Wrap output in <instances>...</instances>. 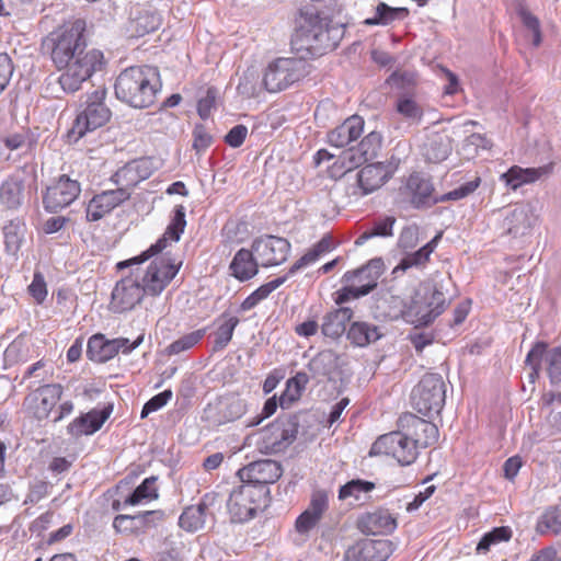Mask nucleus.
Listing matches in <instances>:
<instances>
[{
  "mask_svg": "<svg viewBox=\"0 0 561 561\" xmlns=\"http://www.w3.org/2000/svg\"><path fill=\"white\" fill-rule=\"evenodd\" d=\"M160 72L157 67L131 66L117 76L114 84L115 96L134 108H147L154 104L161 90Z\"/></svg>",
  "mask_w": 561,
  "mask_h": 561,
  "instance_id": "1",
  "label": "nucleus"
},
{
  "mask_svg": "<svg viewBox=\"0 0 561 561\" xmlns=\"http://www.w3.org/2000/svg\"><path fill=\"white\" fill-rule=\"evenodd\" d=\"M87 45V23L82 19L62 24L42 43L43 49L50 54L51 61L58 69L85 57Z\"/></svg>",
  "mask_w": 561,
  "mask_h": 561,
  "instance_id": "2",
  "label": "nucleus"
},
{
  "mask_svg": "<svg viewBox=\"0 0 561 561\" xmlns=\"http://www.w3.org/2000/svg\"><path fill=\"white\" fill-rule=\"evenodd\" d=\"M62 394L64 388L61 385L46 383L30 392L24 398L23 405L35 420L57 423L73 411L71 401L58 404Z\"/></svg>",
  "mask_w": 561,
  "mask_h": 561,
  "instance_id": "3",
  "label": "nucleus"
},
{
  "mask_svg": "<svg viewBox=\"0 0 561 561\" xmlns=\"http://www.w3.org/2000/svg\"><path fill=\"white\" fill-rule=\"evenodd\" d=\"M107 91L99 87L87 94L85 101L80 105V111L67 134L69 141L77 142L88 133L104 126L111 118L112 112L105 104Z\"/></svg>",
  "mask_w": 561,
  "mask_h": 561,
  "instance_id": "4",
  "label": "nucleus"
},
{
  "mask_svg": "<svg viewBox=\"0 0 561 561\" xmlns=\"http://www.w3.org/2000/svg\"><path fill=\"white\" fill-rule=\"evenodd\" d=\"M383 268V261L380 257H375L357 270L347 271L342 280L348 285L335 293V304L341 306L351 299H358L368 295L377 287Z\"/></svg>",
  "mask_w": 561,
  "mask_h": 561,
  "instance_id": "5",
  "label": "nucleus"
},
{
  "mask_svg": "<svg viewBox=\"0 0 561 561\" xmlns=\"http://www.w3.org/2000/svg\"><path fill=\"white\" fill-rule=\"evenodd\" d=\"M343 35V25L333 24L327 18H320L319 15H311L306 24L301 26V41L305 47L317 55L335 49Z\"/></svg>",
  "mask_w": 561,
  "mask_h": 561,
  "instance_id": "6",
  "label": "nucleus"
},
{
  "mask_svg": "<svg viewBox=\"0 0 561 561\" xmlns=\"http://www.w3.org/2000/svg\"><path fill=\"white\" fill-rule=\"evenodd\" d=\"M309 65L302 58L279 57L268 64L264 71L263 84L271 93L280 92L305 78Z\"/></svg>",
  "mask_w": 561,
  "mask_h": 561,
  "instance_id": "7",
  "label": "nucleus"
},
{
  "mask_svg": "<svg viewBox=\"0 0 561 561\" xmlns=\"http://www.w3.org/2000/svg\"><path fill=\"white\" fill-rule=\"evenodd\" d=\"M445 295L435 287L417 290L411 304L402 311L403 319L415 327L428 325L445 308Z\"/></svg>",
  "mask_w": 561,
  "mask_h": 561,
  "instance_id": "8",
  "label": "nucleus"
},
{
  "mask_svg": "<svg viewBox=\"0 0 561 561\" xmlns=\"http://www.w3.org/2000/svg\"><path fill=\"white\" fill-rule=\"evenodd\" d=\"M268 489L242 482L234 488L228 500V511L234 522L243 523L254 517L255 513L266 506Z\"/></svg>",
  "mask_w": 561,
  "mask_h": 561,
  "instance_id": "9",
  "label": "nucleus"
},
{
  "mask_svg": "<svg viewBox=\"0 0 561 561\" xmlns=\"http://www.w3.org/2000/svg\"><path fill=\"white\" fill-rule=\"evenodd\" d=\"M446 399V385L438 374H425L412 389L411 403L423 415L439 413Z\"/></svg>",
  "mask_w": 561,
  "mask_h": 561,
  "instance_id": "10",
  "label": "nucleus"
},
{
  "mask_svg": "<svg viewBox=\"0 0 561 561\" xmlns=\"http://www.w3.org/2000/svg\"><path fill=\"white\" fill-rule=\"evenodd\" d=\"M105 65L104 55L101 50L92 48L87 51L85 57L65 65V71L59 76L58 82L66 93L79 91L82 84L88 81L94 72L101 71Z\"/></svg>",
  "mask_w": 561,
  "mask_h": 561,
  "instance_id": "11",
  "label": "nucleus"
},
{
  "mask_svg": "<svg viewBox=\"0 0 561 561\" xmlns=\"http://www.w3.org/2000/svg\"><path fill=\"white\" fill-rule=\"evenodd\" d=\"M369 455L389 457L401 466H409L416 460L419 451L402 428H399L379 436L371 445Z\"/></svg>",
  "mask_w": 561,
  "mask_h": 561,
  "instance_id": "12",
  "label": "nucleus"
},
{
  "mask_svg": "<svg viewBox=\"0 0 561 561\" xmlns=\"http://www.w3.org/2000/svg\"><path fill=\"white\" fill-rule=\"evenodd\" d=\"M186 227L185 219V207L183 205H176L173 210V216L164 231V233L151 244L140 255L134 256L129 260L117 263V268L122 270L131 265H139L153 255L162 252L171 242H179L182 233Z\"/></svg>",
  "mask_w": 561,
  "mask_h": 561,
  "instance_id": "13",
  "label": "nucleus"
},
{
  "mask_svg": "<svg viewBox=\"0 0 561 561\" xmlns=\"http://www.w3.org/2000/svg\"><path fill=\"white\" fill-rule=\"evenodd\" d=\"M400 149L401 145L399 144L394 148L398 154L392 153L386 161L366 164L359 170L357 173V182L362 195H368L375 192L392 178L402 162V158L399 154L404 153V150L401 151Z\"/></svg>",
  "mask_w": 561,
  "mask_h": 561,
  "instance_id": "14",
  "label": "nucleus"
},
{
  "mask_svg": "<svg viewBox=\"0 0 561 561\" xmlns=\"http://www.w3.org/2000/svg\"><path fill=\"white\" fill-rule=\"evenodd\" d=\"M181 265L182 262L175 263L165 256L153 260L139 277L144 291L153 297L159 296L176 276Z\"/></svg>",
  "mask_w": 561,
  "mask_h": 561,
  "instance_id": "15",
  "label": "nucleus"
},
{
  "mask_svg": "<svg viewBox=\"0 0 561 561\" xmlns=\"http://www.w3.org/2000/svg\"><path fill=\"white\" fill-rule=\"evenodd\" d=\"M398 428L414 444L415 449L427 448L437 443L439 432L437 426L413 413H403L398 420Z\"/></svg>",
  "mask_w": 561,
  "mask_h": 561,
  "instance_id": "16",
  "label": "nucleus"
},
{
  "mask_svg": "<svg viewBox=\"0 0 561 561\" xmlns=\"http://www.w3.org/2000/svg\"><path fill=\"white\" fill-rule=\"evenodd\" d=\"M81 193V185L77 180L62 174L56 182L46 188L43 196L44 208L49 213L58 210L72 204Z\"/></svg>",
  "mask_w": 561,
  "mask_h": 561,
  "instance_id": "17",
  "label": "nucleus"
},
{
  "mask_svg": "<svg viewBox=\"0 0 561 561\" xmlns=\"http://www.w3.org/2000/svg\"><path fill=\"white\" fill-rule=\"evenodd\" d=\"M163 517L162 511H145L134 515L119 514L113 519V529L125 537H139L157 526Z\"/></svg>",
  "mask_w": 561,
  "mask_h": 561,
  "instance_id": "18",
  "label": "nucleus"
},
{
  "mask_svg": "<svg viewBox=\"0 0 561 561\" xmlns=\"http://www.w3.org/2000/svg\"><path fill=\"white\" fill-rule=\"evenodd\" d=\"M252 250L263 266H274L287 260L290 243L282 237L264 236L253 241Z\"/></svg>",
  "mask_w": 561,
  "mask_h": 561,
  "instance_id": "19",
  "label": "nucleus"
},
{
  "mask_svg": "<svg viewBox=\"0 0 561 561\" xmlns=\"http://www.w3.org/2000/svg\"><path fill=\"white\" fill-rule=\"evenodd\" d=\"M394 546L388 539H362L344 553V561H386L393 552Z\"/></svg>",
  "mask_w": 561,
  "mask_h": 561,
  "instance_id": "20",
  "label": "nucleus"
},
{
  "mask_svg": "<svg viewBox=\"0 0 561 561\" xmlns=\"http://www.w3.org/2000/svg\"><path fill=\"white\" fill-rule=\"evenodd\" d=\"M145 294L139 276L129 275L115 285L112 291L111 309L118 313L129 311L140 304Z\"/></svg>",
  "mask_w": 561,
  "mask_h": 561,
  "instance_id": "21",
  "label": "nucleus"
},
{
  "mask_svg": "<svg viewBox=\"0 0 561 561\" xmlns=\"http://www.w3.org/2000/svg\"><path fill=\"white\" fill-rule=\"evenodd\" d=\"M401 191L410 198V203L415 208H427L437 204L434 202L438 196L434 194V185L431 179L422 172L411 173Z\"/></svg>",
  "mask_w": 561,
  "mask_h": 561,
  "instance_id": "22",
  "label": "nucleus"
},
{
  "mask_svg": "<svg viewBox=\"0 0 561 561\" xmlns=\"http://www.w3.org/2000/svg\"><path fill=\"white\" fill-rule=\"evenodd\" d=\"M283 474L282 466L272 459L259 460L249 463L238 471L241 482L253 485H264L275 483Z\"/></svg>",
  "mask_w": 561,
  "mask_h": 561,
  "instance_id": "23",
  "label": "nucleus"
},
{
  "mask_svg": "<svg viewBox=\"0 0 561 561\" xmlns=\"http://www.w3.org/2000/svg\"><path fill=\"white\" fill-rule=\"evenodd\" d=\"M398 527V518L386 507L366 512L357 519V528L366 535H390Z\"/></svg>",
  "mask_w": 561,
  "mask_h": 561,
  "instance_id": "24",
  "label": "nucleus"
},
{
  "mask_svg": "<svg viewBox=\"0 0 561 561\" xmlns=\"http://www.w3.org/2000/svg\"><path fill=\"white\" fill-rule=\"evenodd\" d=\"M381 139L379 133L371 131L364 137L356 148L351 147L343 151L340 157L343 167L350 171L375 158L381 146Z\"/></svg>",
  "mask_w": 561,
  "mask_h": 561,
  "instance_id": "25",
  "label": "nucleus"
},
{
  "mask_svg": "<svg viewBox=\"0 0 561 561\" xmlns=\"http://www.w3.org/2000/svg\"><path fill=\"white\" fill-rule=\"evenodd\" d=\"M130 198V192L124 190H106L96 194L87 206V219L98 221L115 207Z\"/></svg>",
  "mask_w": 561,
  "mask_h": 561,
  "instance_id": "26",
  "label": "nucleus"
},
{
  "mask_svg": "<svg viewBox=\"0 0 561 561\" xmlns=\"http://www.w3.org/2000/svg\"><path fill=\"white\" fill-rule=\"evenodd\" d=\"M329 507V496L323 490L314 491L308 507L297 517L295 527L299 534H306L322 519Z\"/></svg>",
  "mask_w": 561,
  "mask_h": 561,
  "instance_id": "27",
  "label": "nucleus"
},
{
  "mask_svg": "<svg viewBox=\"0 0 561 561\" xmlns=\"http://www.w3.org/2000/svg\"><path fill=\"white\" fill-rule=\"evenodd\" d=\"M217 500V493L208 492L202 496L201 501L196 505H191L184 508L179 518L180 527L190 533L202 529L205 525L209 507L214 506Z\"/></svg>",
  "mask_w": 561,
  "mask_h": 561,
  "instance_id": "28",
  "label": "nucleus"
},
{
  "mask_svg": "<svg viewBox=\"0 0 561 561\" xmlns=\"http://www.w3.org/2000/svg\"><path fill=\"white\" fill-rule=\"evenodd\" d=\"M111 413L112 407H106L102 410H91L72 420L67 426V432L75 437L91 435L102 427Z\"/></svg>",
  "mask_w": 561,
  "mask_h": 561,
  "instance_id": "29",
  "label": "nucleus"
},
{
  "mask_svg": "<svg viewBox=\"0 0 561 561\" xmlns=\"http://www.w3.org/2000/svg\"><path fill=\"white\" fill-rule=\"evenodd\" d=\"M364 130V119L353 115L328 134V142L336 148L350 146Z\"/></svg>",
  "mask_w": 561,
  "mask_h": 561,
  "instance_id": "30",
  "label": "nucleus"
},
{
  "mask_svg": "<svg viewBox=\"0 0 561 561\" xmlns=\"http://www.w3.org/2000/svg\"><path fill=\"white\" fill-rule=\"evenodd\" d=\"M24 198L25 183L20 174H11L0 184V204L5 209H19Z\"/></svg>",
  "mask_w": 561,
  "mask_h": 561,
  "instance_id": "31",
  "label": "nucleus"
},
{
  "mask_svg": "<svg viewBox=\"0 0 561 561\" xmlns=\"http://www.w3.org/2000/svg\"><path fill=\"white\" fill-rule=\"evenodd\" d=\"M551 167L540 168H522L519 165L511 167L505 173L501 175V180L505 182L506 186L516 191L525 184H530L539 180L541 176L550 173Z\"/></svg>",
  "mask_w": 561,
  "mask_h": 561,
  "instance_id": "32",
  "label": "nucleus"
},
{
  "mask_svg": "<svg viewBox=\"0 0 561 561\" xmlns=\"http://www.w3.org/2000/svg\"><path fill=\"white\" fill-rule=\"evenodd\" d=\"M373 14L363 21L366 26H389L396 21L404 20L409 10L403 7H390L383 1H377L371 9Z\"/></svg>",
  "mask_w": 561,
  "mask_h": 561,
  "instance_id": "33",
  "label": "nucleus"
},
{
  "mask_svg": "<svg viewBox=\"0 0 561 561\" xmlns=\"http://www.w3.org/2000/svg\"><path fill=\"white\" fill-rule=\"evenodd\" d=\"M145 335L139 334L133 341L127 337L108 340L102 333H96L88 340L87 351H134L144 341Z\"/></svg>",
  "mask_w": 561,
  "mask_h": 561,
  "instance_id": "34",
  "label": "nucleus"
},
{
  "mask_svg": "<svg viewBox=\"0 0 561 561\" xmlns=\"http://www.w3.org/2000/svg\"><path fill=\"white\" fill-rule=\"evenodd\" d=\"M453 150L451 138L443 133H434L423 145V156L428 162L439 163L448 158Z\"/></svg>",
  "mask_w": 561,
  "mask_h": 561,
  "instance_id": "35",
  "label": "nucleus"
},
{
  "mask_svg": "<svg viewBox=\"0 0 561 561\" xmlns=\"http://www.w3.org/2000/svg\"><path fill=\"white\" fill-rule=\"evenodd\" d=\"M141 165L142 163L140 161H133L118 169L111 176V182L117 186L116 190H124L131 193V190L140 181L147 179L149 174L141 171Z\"/></svg>",
  "mask_w": 561,
  "mask_h": 561,
  "instance_id": "36",
  "label": "nucleus"
},
{
  "mask_svg": "<svg viewBox=\"0 0 561 561\" xmlns=\"http://www.w3.org/2000/svg\"><path fill=\"white\" fill-rule=\"evenodd\" d=\"M353 310L347 307L335 309L323 317L321 330L324 336L339 339L346 330V323L351 321Z\"/></svg>",
  "mask_w": 561,
  "mask_h": 561,
  "instance_id": "37",
  "label": "nucleus"
},
{
  "mask_svg": "<svg viewBox=\"0 0 561 561\" xmlns=\"http://www.w3.org/2000/svg\"><path fill=\"white\" fill-rule=\"evenodd\" d=\"M253 250L240 249L230 263L232 275L241 280H248L257 274V262L253 257Z\"/></svg>",
  "mask_w": 561,
  "mask_h": 561,
  "instance_id": "38",
  "label": "nucleus"
},
{
  "mask_svg": "<svg viewBox=\"0 0 561 561\" xmlns=\"http://www.w3.org/2000/svg\"><path fill=\"white\" fill-rule=\"evenodd\" d=\"M440 234L435 236L430 242L420 248L414 252H405V255L401 259L400 263L393 268V274L405 272L411 267L423 266L428 260L431 254L437 247Z\"/></svg>",
  "mask_w": 561,
  "mask_h": 561,
  "instance_id": "39",
  "label": "nucleus"
},
{
  "mask_svg": "<svg viewBox=\"0 0 561 561\" xmlns=\"http://www.w3.org/2000/svg\"><path fill=\"white\" fill-rule=\"evenodd\" d=\"M382 336L376 325L366 322H354L347 331V339L356 347H365Z\"/></svg>",
  "mask_w": 561,
  "mask_h": 561,
  "instance_id": "40",
  "label": "nucleus"
},
{
  "mask_svg": "<svg viewBox=\"0 0 561 561\" xmlns=\"http://www.w3.org/2000/svg\"><path fill=\"white\" fill-rule=\"evenodd\" d=\"M397 113L409 124H421L424 115L422 105L409 94H401L396 101Z\"/></svg>",
  "mask_w": 561,
  "mask_h": 561,
  "instance_id": "41",
  "label": "nucleus"
},
{
  "mask_svg": "<svg viewBox=\"0 0 561 561\" xmlns=\"http://www.w3.org/2000/svg\"><path fill=\"white\" fill-rule=\"evenodd\" d=\"M309 377L306 373H297L294 377L286 381V388L279 397V405L282 409H288L293 403L297 402L307 385Z\"/></svg>",
  "mask_w": 561,
  "mask_h": 561,
  "instance_id": "42",
  "label": "nucleus"
},
{
  "mask_svg": "<svg viewBox=\"0 0 561 561\" xmlns=\"http://www.w3.org/2000/svg\"><path fill=\"white\" fill-rule=\"evenodd\" d=\"M157 477L146 478L134 491L124 500L125 506H136L142 503H149L159 497L157 486Z\"/></svg>",
  "mask_w": 561,
  "mask_h": 561,
  "instance_id": "43",
  "label": "nucleus"
},
{
  "mask_svg": "<svg viewBox=\"0 0 561 561\" xmlns=\"http://www.w3.org/2000/svg\"><path fill=\"white\" fill-rule=\"evenodd\" d=\"M25 232L26 226L20 219L11 220L3 227V237L7 253L13 256L18 254L24 240Z\"/></svg>",
  "mask_w": 561,
  "mask_h": 561,
  "instance_id": "44",
  "label": "nucleus"
},
{
  "mask_svg": "<svg viewBox=\"0 0 561 561\" xmlns=\"http://www.w3.org/2000/svg\"><path fill=\"white\" fill-rule=\"evenodd\" d=\"M287 280V276L277 277L266 284H263L249 295L241 304L240 309L248 311L256 307L262 300L267 298L271 293L277 289Z\"/></svg>",
  "mask_w": 561,
  "mask_h": 561,
  "instance_id": "45",
  "label": "nucleus"
},
{
  "mask_svg": "<svg viewBox=\"0 0 561 561\" xmlns=\"http://www.w3.org/2000/svg\"><path fill=\"white\" fill-rule=\"evenodd\" d=\"M545 359L548 363V375L552 383L561 381V353H527L526 364H535Z\"/></svg>",
  "mask_w": 561,
  "mask_h": 561,
  "instance_id": "46",
  "label": "nucleus"
},
{
  "mask_svg": "<svg viewBox=\"0 0 561 561\" xmlns=\"http://www.w3.org/2000/svg\"><path fill=\"white\" fill-rule=\"evenodd\" d=\"M396 224V218L392 216H387L382 219L375 221L370 229L366 230L362 234L357 237L355 240V245H363L367 240L374 237H391L393 234V226Z\"/></svg>",
  "mask_w": 561,
  "mask_h": 561,
  "instance_id": "47",
  "label": "nucleus"
},
{
  "mask_svg": "<svg viewBox=\"0 0 561 561\" xmlns=\"http://www.w3.org/2000/svg\"><path fill=\"white\" fill-rule=\"evenodd\" d=\"M536 530L540 535L549 533L559 534L561 531V513L559 507H548L539 517L536 524Z\"/></svg>",
  "mask_w": 561,
  "mask_h": 561,
  "instance_id": "48",
  "label": "nucleus"
},
{
  "mask_svg": "<svg viewBox=\"0 0 561 561\" xmlns=\"http://www.w3.org/2000/svg\"><path fill=\"white\" fill-rule=\"evenodd\" d=\"M504 228L514 237L524 236L529 228L526 213L523 209L512 210L504 219Z\"/></svg>",
  "mask_w": 561,
  "mask_h": 561,
  "instance_id": "49",
  "label": "nucleus"
},
{
  "mask_svg": "<svg viewBox=\"0 0 561 561\" xmlns=\"http://www.w3.org/2000/svg\"><path fill=\"white\" fill-rule=\"evenodd\" d=\"M375 489V483L366 480L355 479L342 485L339 490V500L344 501L350 497L359 500L360 494L369 493Z\"/></svg>",
  "mask_w": 561,
  "mask_h": 561,
  "instance_id": "50",
  "label": "nucleus"
},
{
  "mask_svg": "<svg viewBox=\"0 0 561 561\" xmlns=\"http://www.w3.org/2000/svg\"><path fill=\"white\" fill-rule=\"evenodd\" d=\"M512 538V530L510 527L501 526L495 527L491 531L486 533L477 546V551L488 552L490 547L503 541H508Z\"/></svg>",
  "mask_w": 561,
  "mask_h": 561,
  "instance_id": "51",
  "label": "nucleus"
},
{
  "mask_svg": "<svg viewBox=\"0 0 561 561\" xmlns=\"http://www.w3.org/2000/svg\"><path fill=\"white\" fill-rule=\"evenodd\" d=\"M480 183H481L480 178H474L473 180L461 184L459 187H457L448 193L438 195L434 199V202H437V204H438V203H446V202H450V201L462 199V198L469 196L470 194H472L479 187Z\"/></svg>",
  "mask_w": 561,
  "mask_h": 561,
  "instance_id": "52",
  "label": "nucleus"
},
{
  "mask_svg": "<svg viewBox=\"0 0 561 561\" xmlns=\"http://www.w3.org/2000/svg\"><path fill=\"white\" fill-rule=\"evenodd\" d=\"M238 323L239 319L237 317H229L228 319L224 320V322L214 332L215 347L224 348L227 346Z\"/></svg>",
  "mask_w": 561,
  "mask_h": 561,
  "instance_id": "53",
  "label": "nucleus"
},
{
  "mask_svg": "<svg viewBox=\"0 0 561 561\" xmlns=\"http://www.w3.org/2000/svg\"><path fill=\"white\" fill-rule=\"evenodd\" d=\"M160 23L161 20L157 13L144 12L134 21L135 32L138 36H144L158 30Z\"/></svg>",
  "mask_w": 561,
  "mask_h": 561,
  "instance_id": "54",
  "label": "nucleus"
},
{
  "mask_svg": "<svg viewBox=\"0 0 561 561\" xmlns=\"http://www.w3.org/2000/svg\"><path fill=\"white\" fill-rule=\"evenodd\" d=\"M420 229L416 225L404 227L398 238V247L408 252L414 249L419 243Z\"/></svg>",
  "mask_w": 561,
  "mask_h": 561,
  "instance_id": "55",
  "label": "nucleus"
},
{
  "mask_svg": "<svg viewBox=\"0 0 561 561\" xmlns=\"http://www.w3.org/2000/svg\"><path fill=\"white\" fill-rule=\"evenodd\" d=\"M489 146L490 141L483 135L474 133L465 139L461 150L467 158H473L479 149H486Z\"/></svg>",
  "mask_w": 561,
  "mask_h": 561,
  "instance_id": "56",
  "label": "nucleus"
},
{
  "mask_svg": "<svg viewBox=\"0 0 561 561\" xmlns=\"http://www.w3.org/2000/svg\"><path fill=\"white\" fill-rule=\"evenodd\" d=\"M173 393L170 389L164 390L156 396H153L150 400H148L141 410V419L147 417L150 413L156 412L163 408L172 398Z\"/></svg>",
  "mask_w": 561,
  "mask_h": 561,
  "instance_id": "57",
  "label": "nucleus"
},
{
  "mask_svg": "<svg viewBox=\"0 0 561 561\" xmlns=\"http://www.w3.org/2000/svg\"><path fill=\"white\" fill-rule=\"evenodd\" d=\"M205 334V330H196L188 334H185L174 341L169 347L168 351H187L194 347Z\"/></svg>",
  "mask_w": 561,
  "mask_h": 561,
  "instance_id": "58",
  "label": "nucleus"
},
{
  "mask_svg": "<svg viewBox=\"0 0 561 561\" xmlns=\"http://www.w3.org/2000/svg\"><path fill=\"white\" fill-rule=\"evenodd\" d=\"M28 294L35 299V301L41 305L47 297V286L45 278L41 272H35L33 275V280L28 285Z\"/></svg>",
  "mask_w": 561,
  "mask_h": 561,
  "instance_id": "59",
  "label": "nucleus"
},
{
  "mask_svg": "<svg viewBox=\"0 0 561 561\" xmlns=\"http://www.w3.org/2000/svg\"><path fill=\"white\" fill-rule=\"evenodd\" d=\"M2 142L4 144L7 149L13 151L22 148L25 145H28L31 147L34 140L28 131H22L5 135L2 138Z\"/></svg>",
  "mask_w": 561,
  "mask_h": 561,
  "instance_id": "60",
  "label": "nucleus"
},
{
  "mask_svg": "<svg viewBox=\"0 0 561 561\" xmlns=\"http://www.w3.org/2000/svg\"><path fill=\"white\" fill-rule=\"evenodd\" d=\"M218 91L215 88H208L206 94L198 100L197 113L202 119L210 116L211 110L215 107Z\"/></svg>",
  "mask_w": 561,
  "mask_h": 561,
  "instance_id": "61",
  "label": "nucleus"
},
{
  "mask_svg": "<svg viewBox=\"0 0 561 561\" xmlns=\"http://www.w3.org/2000/svg\"><path fill=\"white\" fill-rule=\"evenodd\" d=\"M193 138V148L197 152L205 151L213 144V136L202 124H198L194 127Z\"/></svg>",
  "mask_w": 561,
  "mask_h": 561,
  "instance_id": "62",
  "label": "nucleus"
},
{
  "mask_svg": "<svg viewBox=\"0 0 561 561\" xmlns=\"http://www.w3.org/2000/svg\"><path fill=\"white\" fill-rule=\"evenodd\" d=\"M248 135L247 126L239 124L233 126L225 136V141L232 148H239L245 140Z\"/></svg>",
  "mask_w": 561,
  "mask_h": 561,
  "instance_id": "63",
  "label": "nucleus"
},
{
  "mask_svg": "<svg viewBox=\"0 0 561 561\" xmlns=\"http://www.w3.org/2000/svg\"><path fill=\"white\" fill-rule=\"evenodd\" d=\"M13 73L12 60L8 54H0V93L7 88Z\"/></svg>",
  "mask_w": 561,
  "mask_h": 561,
  "instance_id": "64",
  "label": "nucleus"
}]
</instances>
